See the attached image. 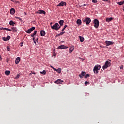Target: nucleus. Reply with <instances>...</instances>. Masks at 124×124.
I'll return each mask as SVG.
<instances>
[{
	"instance_id": "nucleus-1",
	"label": "nucleus",
	"mask_w": 124,
	"mask_h": 124,
	"mask_svg": "<svg viewBox=\"0 0 124 124\" xmlns=\"http://www.w3.org/2000/svg\"><path fill=\"white\" fill-rule=\"evenodd\" d=\"M51 27V29L55 30V31H58L60 29H61V26L58 23H55L54 25H50Z\"/></svg>"
},
{
	"instance_id": "nucleus-2",
	"label": "nucleus",
	"mask_w": 124,
	"mask_h": 124,
	"mask_svg": "<svg viewBox=\"0 0 124 124\" xmlns=\"http://www.w3.org/2000/svg\"><path fill=\"white\" fill-rule=\"evenodd\" d=\"M82 21H83V23H85L86 25H88L91 22V19L89 17H85L82 19Z\"/></svg>"
},
{
	"instance_id": "nucleus-3",
	"label": "nucleus",
	"mask_w": 124,
	"mask_h": 124,
	"mask_svg": "<svg viewBox=\"0 0 124 124\" xmlns=\"http://www.w3.org/2000/svg\"><path fill=\"white\" fill-rule=\"evenodd\" d=\"M101 68V66L100 65H95L93 68L94 73L97 74L98 73V70H100Z\"/></svg>"
},
{
	"instance_id": "nucleus-4",
	"label": "nucleus",
	"mask_w": 124,
	"mask_h": 124,
	"mask_svg": "<svg viewBox=\"0 0 124 124\" xmlns=\"http://www.w3.org/2000/svg\"><path fill=\"white\" fill-rule=\"evenodd\" d=\"M93 24L94 28H95V29L98 28V27H99V21H98V20H97L96 18L94 19Z\"/></svg>"
},
{
	"instance_id": "nucleus-5",
	"label": "nucleus",
	"mask_w": 124,
	"mask_h": 124,
	"mask_svg": "<svg viewBox=\"0 0 124 124\" xmlns=\"http://www.w3.org/2000/svg\"><path fill=\"white\" fill-rule=\"evenodd\" d=\"M111 66V62L108 61H106L105 64L103 66V70H104L107 69V68Z\"/></svg>"
},
{
	"instance_id": "nucleus-6",
	"label": "nucleus",
	"mask_w": 124,
	"mask_h": 124,
	"mask_svg": "<svg viewBox=\"0 0 124 124\" xmlns=\"http://www.w3.org/2000/svg\"><path fill=\"white\" fill-rule=\"evenodd\" d=\"M35 29V27H32L31 28L28 29L27 31H26V32L28 34H30L31 32V31H34Z\"/></svg>"
},
{
	"instance_id": "nucleus-7",
	"label": "nucleus",
	"mask_w": 124,
	"mask_h": 124,
	"mask_svg": "<svg viewBox=\"0 0 124 124\" xmlns=\"http://www.w3.org/2000/svg\"><path fill=\"white\" fill-rule=\"evenodd\" d=\"M106 46H109L111 45L114 44V42L112 41H105Z\"/></svg>"
},
{
	"instance_id": "nucleus-8",
	"label": "nucleus",
	"mask_w": 124,
	"mask_h": 124,
	"mask_svg": "<svg viewBox=\"0 0 124 124\" xmlns=\"http://www.w3.org/2000/svg\"><path fill=\"white\" fill-rule=\"evenodd\" d=\"M66 6V2L64 1H61L60 2L59 4L57 5V7L59 6Z\"/></svg>"
},
{
	"instance_id": "nucleus-9",
	"label": "nucleus",
	"mask_w": 124,
	"mask_h": 124,
	"mask_svg": "<svg viewBox=\"0 0 124 124\" xmlns=\"http://www.w3.org/2000/svg\"><path fill=\"white\" fill-rule=\"evenodd\" d=\"M68 47L64 45H61L58 47V49H68Z\"/></svg>"
},
{
	"instance_id": "nucleus-10",
	"label": "nucleus",
	"mask_w": 124,
	"mask_h": 124,
	"mask_svg": "<svg viewBox=\"0 0 124 124\" xmlns=\"http://www.w3.org/2000/svg\"><path fill=\"white\" fill-rule=\"evenodd\" d=\"M63 82V80L60 79H58L57 80H56V81H54V83L59 84H61Z\"/></svg>"
},
{
	"instance_id": "nucleus-11",
	"label": "nucleus",
	"mask_w": 124,
	"mask_h": 124,
	"mask_svg": "<svg viewBox=\"0 0 124 124\" xmlns=\"http://www.w3.org/2000/svg\"><path fill=\"white\" fill-rule=\"evenodd\" d=\"M21 61V58L20 57L16 58V61H15V63L16 64H19V62H20V61Z\"/></svg>"
},
{
	"instance_id": "nucleus-12",
	"label": "nucleus",
	"mask_w": 124,
	"mask_h": 124,
	"mask_svg": "<svg viewBox=\"0 0 124 124\" xmlns=\"http://www.w3.org/2000/svg\"><path fill=\"white\" fill-rule=\"evenodd\" d=\"M74 49H75V46H74L69 47V53L70 54H71V53H72V52Z\"/></svg>"
},
{
	"instance_id": "nucleus-13",
	"label": "nucleus",
	"mask_w": 124,
	"mask_h": 124,
	"mask_svg": "<svg viewBox=\"0 0 124 124\" xmlns=\"http://www.w3.org/2000/svg\"><path fill=\"white\" fill-rule=\"evenodd\" d=\"M37 13L39 14H44V15H46V12L42 10H39V11H38Z\"/></svg>"
},
{
	"instance_id": "nucleus-14",
	"label": "nucleus",
	"mask_w": 124,
	"mask_h": 124,
	"mask_svg": "<svg viewBox=\"0 0 124 124\" xmlns=\"http://www.w3.org/2000/svg\"><path fill=\"white\" fill-rule=\"evenodd\" d=\"M10 38L11 37L10 36H7L6 37H3L2 40L4 41H9Z\"/></svg>"
},
{
	"instance_id": "nucleus-15",
	"label": "nucleus",
	"mask_w": 124,
	"mask_h": 124,
	"mask_svg": "<svg viewBox=\"0 0 124 124\" xmlns=\"http://www.w3.org/2000/svg\"><path fill=\"white\" fill-rule=\"evenodd\" d=\"M113 19V18L112 17H110V18L108 17V18H106V22H109L111 21Z\"/></svg>"
},
{
	"instance_id": "nucleus-16",
	"label": "nucleus",
	"mask_w": 124,
	"mask_h": 124,
	"mask_svg": "<svg viewBox=\"0 0 124 124\" xmlns=\"http://www.w3.org/2000/svg\"><path fill=\"white\" fill-rule=\"evenodd\" d=\"M45 35H46V31L43 30L40 31V36H44Z\"/></svg>"
},
{
	"instance_id": "nucleus-17",
	"label": "nucleus",
	"mask_w": 124,
	"mask_h": 124,
	"mask_svg": "<svg viewBox=\"0 0 124 124\" xmlns=\"http://www.w3.org/2000/svg\"><path fill=\"white\" fill-rule=\"evenodd\" d=\"M10 13L12 15H14L15 14V9L14 8L11 9Z\"/></svg>"
},
{
	"instance_id": "nucleus-18",
	"label": "nucleus",
	"mask_w": 124,
	"mask_h": 124,
	"mask_svg": "<svg viewBox=\"0 0 124 124\" xmlns=\"http://www.w3.org/2000/svg\"><path fill=\"white\" fill-rule=\"evenodd\" d=\"M76 23H77V24L79 25L82 24V21L79 19H78L77 21H76Z\"/></svg>"
},
{
	"instance_id": "nucleus-19",
	"label": "nucleus",
	"mask_w": 124,
	"mask_h": 124,
	"mask_svg": "<svg viewBox=\"0 0 124 124\" xmlns=\"http://www.w3.org/2000/svg\"><path fill=\"white\" fill-rule=\"evenodd\" d=\"M12 31H13V32H16V31H17V29L16 27H12Z\"/></svg>"
},
{
	"instance_id": "nucleus-20",
	"label": "nucleus",
	"mask_w": 124,
	"mask_h": 124,
	"mask_svg": "<svg viewBox=\"0 0 124 124\" xmlns=\"http://www.w3.org/2000/svg\"><path fill=\"white\" fill-rule=\"evenodd\" d=\"M37 33V31H34V33H33V34H31V37H34V36Z\"/></svg>"
},
{
	"instance_id": "nucleus-21",
	"label": "nucleus",
	"mask_w": 124,
	"mask_h": 124,
	"mask_svg": "<svg viewBox=\"0 0 124 124\" xmlns=\"http://www.w3.org/2000/svg\"><path fill=\"white\" fill-rule=\"evenodd\" d=\"M79 37L80 39V42H83V41H84V38H83V37L79 36Z\"/></svg>"
},
{
	"instance_id": "nucleus-22",
	"label": "nucleus",
	"mask_w": 124,
	"mask_h": 124,
	"mask_svg": "<svg viewBox=\"0 0 124 124\" xmlns=\"http://www.w3.org/2000/svg\"><path fill=\"white\" fill-rule=\"evenodd\" d=\"M9 24L10 26H14L15 25V23L13 22V21L11 20V21H10V22L9 23Z\"/></svg>"
},
{
	"instance_id": "nucleus-23",
	"label": "nucleus",
	"mask_w": 124,
	"mask_h": 124,
	"mask_svg": "<svg viewBox=\"0 0 124 124\" xmlns=\"http://www.w3.org/2000/svg\"><path fill=\"white\" fill-rule=\"evenodd\" d=\"M54 71H56V72H58V73L60 74L61 73V68H59L57 69V70H54Z\"/></svg>"
},
{
	"instance_id": "nucleus-24",
	"label": "nucleus",
	"mask_w": 124,
	"mask_h": 124,
	"mask_svg": "<svg viewBox=\"0 0 124 124\" xmlns=\"http://www.w3.org/2000/svg\"><path fill=\"white\" fill-rule=\"evenodd\" d=\"M59 24H60V26H63V20H60V21H59Z\"/></svg>"
},
{
	"instance_id": "nucleus-25",
	"label": "nucleus",
	"mask_w": 124,
	"mask_h": 124,
	"mask_svg": "<svg viewBox=\"0 0 124 124\" xmlns=\"http://www.w3.org/2000/svg\"><path fill=\"white\" fill-rule=\"evenodd\" d=\"M124 4V1L118 2V3H117V4L119 5H123V4Z\"/></svg>"
},
{
	"instance_id": "nucleus-26",
	"label": "nucleus",
	"mask_w": 124,
	"mask_h": 124,
	"mask_svg": "<svg viewBox=\"0 0 124 124\" xmlns=\"http://www.w3.org/2000/svg\"><path fill=\"white\" fill-rule=\"evenodd\" d=\"M3 30H5V31H12V30H10L8 28H3Z\"/></svg>"
},
{
	"instance_id": "nucleus-27",
	"label": "nucleus",
	"mask_w": 124,
	"mask_h": 124,
	"mask_svg": "<svg viewBox=\"0 0 124 124\" xmlns=\"http://www.w3.org/2000/svg\"><path fill=\"white\" fill-rule=\"evenodd\" d=\"M5 74H6V76L9 75H10V71H5Z\"/></svg>"
},
{
	"instance_id": "nucleus-28",
	"label": "nucleus",
	"mask_w": 124,
	"mask_h": 124,
	"mask_svg": "<svg viewBox=\"0 0 124 124\" xmlns=\"http://www.w3.org/2000/svg\"><path fill=\"white\" fill-rule=\"evenodd\" d=\"M40 73L41 74H42L44 75H46V72L45 70H43L42 72H40Z\"/></svg>"
},
{
	"instance_id": "nucleus-29",
	"label": "nucleus",
	"mask_w": 124,
	"mask_h": 124,
	"mask_svg": "<svg viewBox=\"0 0 124 124\" xmlns=\"http://www.w3.org/2000/svg\"><path fill=\"white\" fill-rule=\"evenodd\" d=\"M64 33H65V31L60 32V34H58V36H60L61 35H63V34H64Z\"/></svg>"
},
{
	"instance_id": "nucleus-30",
	"label": "nucleus",
	"mask_w": 124,
	"mask_h": 124,
	"mask_svg": "<svg viewBox=\"0 0 124 124\" xmlns=\"http://www.w3.org/2000/svg\"><path fill=\"white\" fill-rule=\"evenodd\" d=\"M86 75L85 72L82 71V73H81V76H84Z\"/></svg>"
},
{
	"instance_id": "nucleus-31",
	"label": "nucleus",
	"mask_w": 124,
	"mask_h": 124,
	"mask_svg": "<svg viewBox=\"0 0 124 124\" xmlns=\"http://www.w3.org/2000/svg\"><path fill=\"white\" fill-rule=\"evenodd\" d=\"M92 2L93 3H96L97 2V0H92Z\"/></svg>"
},
{
	"instance_id": "nucleus-32",
	"label": "nucleus",
	"mask_w": 124,
	"mask_h": 124,
	"mask_svg": "<svg viewBox=\"0 0 124 124\" xmlns=\"http://www.w3.org/2000/svg\"><path fill=\"white\" fill-rule=\"evenodd\" d=\"M85 76L84 77V78H88L89 77V74H86V75H85Z\"/></svg>"
},
{
	"instance_id": "nucleus-33",
	"label": "nucleus",
	"mask_w": 124,
	"mask_h": 124,
	"mask_svg": "<svg viewBox=\"0 0 124 124\" xmlns=\"http://www.w3.org/2000/svg\"><path fill=\"white\" fill-rule=\"evenodd\" d=\"M6 49H7V51H10V47L7 46H6Z\"/></svg>"
},
{
	"instance_id": "nucleus-34",
	"label": "nucleus",
	"mask_w": 124,
	"mask_h": 124,
	"mask_svg": "<svg viewBox=\"0 0 124 124\" xmlns=\"http://www.w3.org/2000/svg\"><path fill=\"white\" fill-rule=\"evenodd\" d=\"M20 46L21 47H22V46H23V42H21V43H20Z\"/></svg>"
},
{
	"instance_id": "nucleus-35",
	"label": "nucleus",
	"mask_w": 124,
	"mask_h": 124,
	"mask_svg": "<svg viewBox=\"0 0 124 124\" xmlns=\"http://www.w3.org/2000/svg\"><path fill=\"white\" fill-rule=\"evenodd\" d=\"M78 76L79 77V78H80L81 79H82V78H83L82 76H81L80 74L79 75H78Z\"/></svg>"
},
{
	"instance_id": "nucleus-36",
	"label": "nucleus",
	"mask_w": 124,
	"mask_h": 124,
	"mask_svg": "<svg viewBox=\"0 0 124 124\" xmlns=\"http://www.w3.org/2000/svg\"><path fill=\"white\" fill-rule=\"evenodd\" d=\"M84 84H85V85H86L87 84H89V82H88V81H85V82L84 83Z\"/></svg>"
},
{
	"instance_id": "nucleus-37",
	"label": "nucleus",
	"mask_w": 124,
	"mask_h": 124,
	"mask_svg": "<svg viewBox=\"0 0 124 124\" xmlns=\"http://www.w3.org/2000/svg\"><path fill=\"white\" fill-rule=\"evenodd\" d=\"M18 19L20 20V21H22V19L20 17H16Z\"/></svg>"
},
{
	"instance_id": "nucleus-38",
	"label": "nucleus",
	"mask_w": 124,
	"mask_h": 124,
	"mask_svg": "<svg viewBox=\"0 0 124 124\" xmlns=\"http://www.w3.org/2000/svg\"><path fill=\"white\" fill-rule=\"evenodd\" d=\"M120 67L121 69H124V66H123V65L121 66Z\"/></svg>"
},
{
	"instance_id": "nucleus-39",
	"label": "nucleus",
	"mask_w": 124,
	"mask_h": 124,
	"mask_svg": "<svg viewBox=\"0 0 124 124\" xmlns=\"http://www.w3.org/2000/svg\"><path fill=\"white\" fill-rule=\"evenodd\" d=\"M19 75H17V76H16V78L18 79L19 78Z\"/></svg>"
},
{
	"instance_id": "nucleus-40",
	"label": "nucleus",
	"mask_w": 124,
	"mask_h": 124,
	"mask_svg": "<svg viewBox=\"0 0 124 124\" xmlns=\"http://www.w3.org/2000/svg\"><path fill=\"white\" fill-rule=\"evenodd\" d=\"M66 28H67V25H64V26H63V28L66 29Z\"/></svg>"
},
{
	"instance_id": "nucleus-41",
	"label": "nucleus",
	"mask_w": 124,
	"mask_h": 124,
	"mask_svg": "<svg viewBox=\"0 0 124 124\" xmlns=\"http://www.w3.org/2000/svg\"><path fill=\"white\" fill-rule=\"evenodd\" d=\"M66 28H63V29H62V30L61 31H63Z\"/></svg>"
},
{
	"instance_id": "nucleus-42",
	"label": "nucleus",
	"mask_w": 124,
	"mask_h": 124,
	"mask_svg": "<svg viewBox=\"0 0 124 124\" xmlns=\"http://www.w3.org/2000/svg\"><path fill=\"white\" fill-rule=\"evenodd\" d=\"M34 41L38 43V38H36V39H35V40H34Z\"/></svg>"
},
{
	"instance_id": "nucleus-43",
	"label": "nucleus",
	"mask_w": 124,
	"mask_h": 124,
	"mask_svg": "<svg viewBox=\"0 0 124 124\" xmlns=\"http://www.w3.org/2000/svg\"><path fill=\"white\" fill-rule=\"evenodd\" d=\"M4 28H0V30H3Z\"/></svg>"
},
{
	"instance_id": "nucleus-44",
	"label": "nucleus",
	"mask_w": 124,
	"mask_h": 124,
	"mask_svg": "<svg viewBox=\"0 0 124 124\" xmlns=\"http://www.w3.org/2000/svg\"><path fill=\"white\" fill-rule=\"evenodd\" d=\"M52 69H53L54 71L57 70V69H55V68H52Z\"/></svg>"
},
{
	"instance_id": "nucleus-45",
	"label": "nucleus",
	"mask_w": 124,
	"mask_h": 124,
	"mask_svg": "<svg viewBox=\"0 0 124 124\" xmlns=\"http://www.w3.org/2000/svg\"><path fill=\"white\" fill-rule=\"evenodd\" d=\"M31 74H34V75H35V73H30V75H31Z\"/></svg>"
},
{
	"instance_id": "nucleus-46",
	"label": "nucleus",
	"mask_w": 124,
	"mask_h": 124,
	"mask_svg": "<svg viewBox=\"0 0 124 124\" xmlns=\"http://www.w3.org/2000/svg\"><path fill=\"white\" fill-rule=\"evenodd\" d=\"M34 41V44H36V43H37V42L35 41Z\"/></svg>"
},
{
	"instance_id": "nucleus-47",
	"label": "nucleus",
	"mask_w": 124,
	"mask_h": 124,
	"mask_svg": "<svg viewBox=\"0 0 124 124\" xmlns=\"http://www.w3.org/2000/svg\"><path fill=\"white\" fill-rule=\"evenodd\" d=\"M103 0V1H108V0Z\"/></svg>"
},
{
	"instance_id": "nucleus-48",
	"label": "nucleus",
	"mask_w": 124,
	"mask_h": 124,
	"mask_svg": "<svg viewBox=\"0 0 124 124\" xmlns=\"http://www.w3.org/2000/svg\"><path fill=\"white\" fill-rule=\"evenodd\" d=\"M32 40L33 41H35V37H33V38L32 39Z\"/></svg>"
},
{
	"instance_id": "nucleus-49",
	"label": "nucleus",
	"mask_w": 124,
	"mask_h": 124,
	"mask_svg": "<svg viewBox=\"0 0 124 124\" xmlns=\"http://www.w3.org/2000/svg\"><path fill=\"white\" fill-rule=\"evenodd\" d=\"M50 67H51V68H55V67H53L52 66H50Z\"/></svg>"
},
{
	"instance_id": "nucleus-50",
	"label": "nucleus",
	"mask_w": 124,
	"mask_h": 124,
	"mask_svg": "<svg viewBox=\"0 0 124 124\" xmlns=\"http://www.w3.org/2000/svg\"><path fill=\"white\" fill-rule=\"evenodd\" d=\"M86 6V4H83V6Z\"/></svg>"
},
{
	"instance_id": "nucleus-51",
	"label": "nucleus",
	"mask_w": 124,
	"mask_h": 124,
	"mask_svg": "<svg viewBox=\"0 0 124 124\" xmlns=\"http://www.w3.org/2000/svg\"><path fill=\"white\" fill-rule=\"evenodd\" d=\"M1 60V58L0 57V61Z\"/></svg>"
},
{
	"instance_id": "nucleus-52",
	"label": "nucleus",
	"mask_w": 124,
	"mask_h": 124,
	"mask_svg": "<svg viewBox=\"0 0 124 124\" xmlns=\"http://www.w3.org/2000/svg\"><path fill=\"white\" fill-rule=\"evenodd\" d=\"M11 1L14 2V0H11Z\"/></svg>"
},
{
	"instance_id": "nucleus-53",
	"label": "nucleus",
	"mask_w": 124,
	"mask_h": 124,
	"mask_svg": "<svg viewBox=\"0 0 124 124\" xmlns=\"http://www.w3.org/2000/svg\"><path fill=\"white\" fill-rule=\"evenodd\" d=\"M52 25V23H50V25Z\"/></svg>"
},
{
	"instance_id": "nucleus-54",
	"label": "nucleus",
	"mask_w": 124,
	"mask_h": 124,
	"mask_svg": "<svg viewBox=\"0 0 124 124\" xmlns=\"http://www.w3.org/2000/svg\"><path fill=\"white\" fill-rule=\"evenodd\" d=\"M54 56H55V55L54 54Z\"/></svg>"
}]
</instances>
